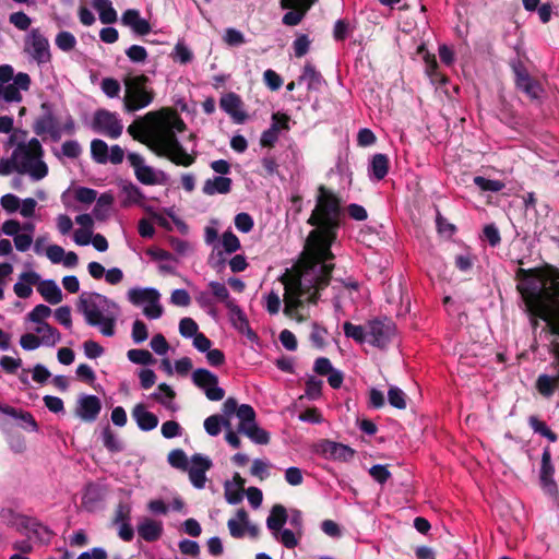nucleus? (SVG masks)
<instances>
[{
  "label": "nucleus",
  "instance_id": "f257e3e1",
  "mask_svg": "<svg viewBox=\"0 0 559 559\" xmlns=\"http://www.w3.org/2000/svg\"><path fill=\"white\" fill-rule=\"evenodd\" d=\"M340 214L338 198L321 186L317 205L308 219L314 229L307 238V253L293 271L282 276L285 288L284 313L287 317L302 321L298 310L305 302L316 304L320 290L329 285L334 267L331 245L336 238Z\"/></svg>",
  "mask_w": 559,
  "mask_h": 559
},
{
  "label": "nucleus",
  "instance_id": "f03ea898",
  "mask_svg": "<svg viewBox=\"0 0 559 559\" xmlns=\"http://www.w3.org/2000/svg\"><path fill=\"white\" fill-rule=\"evenodd\" d=\"M144 122H133L128 133L146 144L158 156H165L178 166L189 167L195 162V154H189L178 141L177 132L186 129L179 115L169 109L146 114Z\"/></svg>",
  "mask_w": 559,
  "mask_h": 559
},
{
  "label": "nucleus",
  "instance_id": "7ed1b4c3",
  "mask_svg": "<svg viewBox=\"0 0 559 559\" xmlns=\"http://www.w3.org/2000/svg\"><path fill=\"white\" fill-rule=\"evenodd\" d=\"M26 132L15 130L10 134L7 145L13 148L11 156L0 159V175L12 173L28 175L33 181H39L48 175V166L44 162V148L38 139L25 141Z\"/></svg>",
  "mask_w": 559,
  "mask_h": 559
},
{
  "label": "nucleus",
  "instance_id": "20e7f679",
  "mask_svg": "<svg viewBox=\"0 0 559 559\" xmlns=\"http://www.w3.org/2000/svg\"><path fill=\"white\" fill-rule=\"evenodd\" d=\"M78 310L87 325L98 329L106 337L115 335L121 312L116 301L99 293L83 292L78 300Z\"/></svg>",
  "mask_w": 559,
  "mask_h": 559
},
{
  "label": "nucleus",
  "instance_id": "39448f33",
  "mask_svg": "<svg viewBox=\"0 0 559 559\" xmlns=\"http://www.w3.org/2000/svg\"><path fill=\"white\" fill-rule=\"evenodd\" d=\"M126 86L124 107L131 112L148 106L154 98L148 79L145 75H127L123 80Z\"/></svg>",
  "mask_w": 559,
  "mask_h": 559
},
{
  "label": "nucleus",
  "instance_id": "423d86ee",
  "mask_svg": "<svg viewBox=\"0 0 559 559\" xmlns=\"http://www.w3.org/2000/svg\"><path fill=\"white\" fill-rule=\"evenodd\" d=\"M128 300L134 306H143V314L155 320L163 316L164 309L160 305V294L153 287H133L127 293Z\"/></svg>",
  "mask_w": 559,
  "mask_h": 559
},
{
  "label": "nucleus",
  "instance_id": "0eeeda50",
  "mask_svg": "<svg viewBox=\"0 0 559 559\" xmlns=\"http://www.w3.org/2000/svg\"><path fill=\"white\" fill-rule=\"evenodd\" d=\"M33 130L39 136L48 134L53 142L60 141L61 123L52 104L45 102L40 105V115L35 119Z\"/></svg>",
  "mask_w": 559,
  "mask_h": 559
},
{
  "label": "nucleus",
  "instance_id": "6e6552de",
  "mask_svg": "<svg viewBox=\"0 0 559 559\" xmlns=\"http://www.w3.org/2000/svg\"><path fill=\"white\" fill-rule=\"evenodd\" d=\"M130 166L134 170V176L143 185L154 186L164 185L167 181V175L145 164L142 155L131 152L127 155Z\"/></svg>",
  "mask_w": 559,
  "mask_h": 559
},
{
  "label": "nucleus",
  "instance_id": "1a4fd4ad",
  "mask_svg": "<svg viewBox=\"0 0 559 559\" xmlns=\"http://www.w3.org/2000/svg\"><path fill=\"white\" fill-rule=\"evenodd\" d=\"M92 129L110 139H118L122 134L123 124L118 114L98 109L94 112Z\"/></svg>",
  "mask_w": 559,
  "mask_h": 559
},
{
  "label": "nucleus",
  "instance_id": "9d476101",
  "mask_svg": "<svg viewBox=\"0 0 559 559\" xmlns=\"http://www.w3.org/2000/svg\"><path fill=\"white\" fill-rule=\"evenodd\" d=\"M193 383L203 390L210 401H221L225 396V391L218 386V378L212 371L205 368H198L192 373Z\"/></svg>",
  "mask_w": 559,
  "mask_h": 559
},
{
  "label": "nucleus",
  "instance_id": "9b49d317",
  "mask_svg": "<svg viewBox=\"0 0 559 559\" xmlns=\"http://www.w3.org/2000/svg\"><path fill=\"white\" fill-rule=\"evenodd\" d=\"M318 0H280L281 8L288 10L282 19L286 26L298 25Z\"/></svg>",
  "mask_w": 559,
  "mask_h": 559
},
{
  "label": "nucleus",
  "instance_id": "f8f14e48",
  "mask_svg": "<svg viewBox=\"0 0 559 559\" xmlns=\"http://www.w3.org/2000/svg\"><path fill=\"white\" fill-rule=\"evenodd\" d=\"M394 335V326L390 321L373 320L368 322V342L384 348Z\"/></svg>",
  "mask_w": 559,
  "mask_h": 559
},
{
  "label": "nucleus",
  "instance_id": "ddd939ff",
  "mask_svg": "<svg viewBox=\"0 0 559 559\" xmlns=\"http://www.w3.org/2000/svg\"><path fill=\"white\" fill-rule=\"evenodd\" d=\"M27 49L38 64L45 63L50 59L49 43L38 28L31 31L29 47Z\"/></svg>",
  "mask_w": 559,
  "mask_h": 559
},
{
  "label": "nucleus",
  "instance_id": "4468645a",
  "mask_svg": "<svg viewBox=\"0 0 559 559\" xmlns=\"http://www.w3.org/2000/svg\"><path fill=\"white\" fill-rule=\"evenodd\" d=\"M281 129H289L288 117L286 115L273 114L271 127L261 134V146L273 147L278 140Z\"/></svg>",
  "mask_w": 559,
  "mask_h": 559
},
{
  "label": "nucleus",
  "instance_id": "2eb2a0df",
  "mask_svg": "<svg viewBox=\"0 0 559 559\" xmlns=\"http://www.w3.org/2000/svg\"><path fill=\"white\" fill-rule=\"evenodd\" d=\"M242 105L241 98L235 93L225 94L219 100L221 108L228 114L236 123H242L248 118Z\"/></svg>",
  "mask_w": 559,
  "mask_h": 559
},
{
  "label": "nucleus",
  "instance_id": "dca6fc26",
  "mask_svg": "<svg viewBox=\"0 0 559 559\" xmlns=\"http://www.w3.org/2000/svg\"><path fill=\"white\" fill-rule=\"evenodd\" d=\"M102 409L100 401L95 395H82L78 401L76 415L84 421L96 420Z\"/></svg>",
  "mask_w": 559,
  "mask_h": 559
},
{
  "label": "nucleus",
  "instance_id": "f3484780",
  "mask_svg": "<svg viewBox=\"0 0 559 559\" xmlns=\"http://www.w3.org/2000/svg\"><path fill=\"white\" fill-rule=\"evenodd\" d=\"M515 84L518 90L527 95L531 99H539L544 94V88L530 72H515Z\"/></svg>",
  "mask_w": 559,
  "mask_h": 559
},
{
  "label": "nucleus",
  "instance_id": "a211bd4d",
  "mask_svg": "<svg viewBox=\"0 0 559 559\" xmlns=\"http://www.w3.org/2000/svg\"><path fill=\"white\" fill-rule=\"evenodd\" d=\"M121 23L140 36L147 35L152 29L150 22L141 17L135 9L126 10L121 15Z\"/></svg>",
  "mask_w": 559,
  "mask_h": 559
},
{
  "label": "nucleus",
  "instance_id": "6ab92c4d",
  "mask_svg": "<svg viewBox=\"0 0 559 559\" xmlns=\"http://www.w3.org/2000/svg\"><path fill=\"white\" fill-rule=\"evenodd\" d=\"M132 418L138 424V427L143 431H151L158 425L157 416L148 412L143 404H136L133 407Z\"/></svg>",
  "mask_w": 559,
  "mask_h": 559
},
{
  "label": "nucleus",
  "instance_id": "aec40b11",
  "mask_svg": "<svg viewBox=\"0 0 559 559\" xmlns=\"http://www.w3.org/2000/svg\"><path fill=\"white\" fill-rule=\"evenodd\" d=\"M322 452L326 457L340 461H349L355 454L348 445L329 440L322 444Z\"/></svg>",
  "mask_w": 559,
  "mask_h": 559
},
{
  "label": "nucleus",
  "instance_id": "412c9836",
  "mask_svg": "<svg viewBox=\"0 0 559 559\" xmlns=\"http://www.w3.org/2000/svg\"><path fill=\"white\" fill-rule=\"evenodd\" d=\"M231 179L225 176H216L204 181L202 192L206 195L226 194L231 190Z\"/></svg>",
  "mask_w": 559,
  "mask_h": 559
},
{
  "label": "nucleus",
  "instance_id": "4be33fe9",
  "mask_svg": "<svg viewBox=\"0 0 559 559\" xmlns=\"http://www.w3.org/2000/svg\"><path fill=\"white\" fill-rule=\"evenodd\" d=\"M0 413L21 421V427L31 431H37L38 426L29 412L16 409L12 406L0 405Z\"/></svg>",
  "mask_w": 559,
  "mask_h": 559
},
{
  "label": "nucleus",
  "instance_id": "5701e85b",
  "mask_svg": "<svg viewBox=\"0 0 559 559\" xmlns=\"http://www.w3.org/2000/svg\"><path fill=\"white\" fill-rule=\"evenodd\" d=\"M38 281L39 275L35 272L22 273L20 281L13 286L15 295L23 299L28 298L33 293L32 285H35Z\"/></svg>",
  "mask_w": 559,
  "mask_h": 559
},
{
  "label": "nucleus",
  "instance_id": "b1692460",
  "mask_svg": "<svg viewBox=\"0 0 559 559\" xmlns=\"http://www.w3.org/2000/svg\"><path fill=\"white\" fill-rule=\"evenodd\" d=\"M288 520V514L284 506H273L270 515L266 519V526L272 532L274 537H277V533L283 528L284 524Z\"/></svg>",
  "mask_w": 559,
  "mask_h": 559
},
{
  "label": "nucleus",
  "instance_id": "393cba45",
  "mask_svg": "<svg viewBox=\"0 0 559 559\" xmlns=\"http://www.w3.org/2000/svg\"><path fill=\"white\" fill-rule=\"evenodd\" d=\"M138 533L140 537L143 538L144 540L155 542L162 536L163 525L158 521L152 519H144L138 525Z\"/></svg>",
  "mask_w": 559,
  "mask_h": 559
},
{
  "label": "nucleus",
  "instance_id": "a878e982",
  "mask_svg": "<svg viewBox=\"0 0 559 559\" xmlns=\"http://www.w3.org/2000/svg\"><path fill=\"white\" fill-rule=\"evenodd\" d=\"M389 171V157L385 154H374L369 164V177L377 181L382 180Z\"/></svg>",
  "mask_w": 559,
  "mask_h": 559
},
{
  "label": "nucleus",
  "instance_id": "bb28decb",
  "mask_svg": "<svg viewBox=\"0 0 559 559\" xmlns=\"http://www.w3.org/2000/svg\"><path fill=\"white\" fill-rule=\"evenodd\" d=\"M121 194L123 195V206H129L132 204L142 205V201L145 200V195L142 190L129 181L121 183Z\"/></svg>",
  "mask_w": 559,
  "mask_h": 559
},
{
  "label": "nucleus",
  "instance_id": "cd10ccee",
  "mask_svg": "<svg viewBox=\"0 0 559 559\" xmlns=\"http://www.w3.org/2000/svg\"><path fill=\"white\" fill-rule=\"evenodd\" d=\"M37 289L43 298L51 305H57L62 300V292L53 280L43 281Z\"/></svg>",
  "mask_w": 559,
  "mask_h": 559
},
{
  "label": "nucleus",
  "instance_id": "c85d7f7f",
  "mask_svg": "<svg viewBox=\"0 0 559 559\" xmlns=\"http://www.w3.org/2000/svg\"><path fill=\"white\" fill-rule=\"evenodd\" d=\"M92 5L97 11L103 24H112L117 22V12L110 0H92Z\"/></svg>",
  "mask_w": 559,
  "mask_h": 559
},
{
  "label": "nucleus",
  "instance_id": "c756f323",
  "mask_svg": "<svg viewBox=\"0 0 559 559\" xmlns=\"http://www.w3.org/2000/svg\"><path fill=\"white\" fill-rule=\"evenodd\" d=\"M102 500L103 491L100 487L94 484L87 485L82 497V506L92 512L98 508Z\"/></svg>",
  "mask_w": 559,
  "mask_h": 559
},
{
  "label": "nucleus",
  "instance_id": "7c9ffc66",
  "mask_svg": "<svg viewBox=\"0 0 559 559\" xmlns=\"http://www.w3.org/2000/svg\"><path fill=\"white\" fill-rule=\"evenodd\" d=\"M154 400H156L159 404H162L165 408L176 412L177 406L174 403V399L176 396L175 391L166 383H162L157 386V390L151 395Z\"/></svg>",
  "mask_w": 559,
  "mask_h": 559
},
{
  "label": "nucleus",
  "instance_id": "2f4dec72",
  "mask_svg": "<svg viewBox=\"0 0 559 559\" xmlns=\"http://www.w3.org/2000/svg\"><path fill=\"white\" fill-rule=\"evenodd\" d=\"M238 432L243 433L257 444H267L270 442V433L259 427L257 421L245 427H238Z\"/></svg>",
  "mask_w": 559,
  "mask_h": 559
},
{
  "label": "nucleus",
  "instance_id": "473e14b6",
  "mask_svg": "<svg viewBox=\"0 0 559 559\" xmlns=\"http://www.w3.org/2000/svg\"><path fill=\"white\" fill-rule=\"evenodd\" d=\"M559 386V373L549 376L546 373L539 374L536 380V389L544 397H550L555 390Z\"/></svg>",
  "mask_w": 559,
  "mask_h": 559
},
{
  "label": "nucleus",
  "instance_id": "72a5a7b5",
  "mask_svg": "<svg viewBox=\"0 0 559 559\" xmlns=\"http://www.w3.org/2000/svg\"><path fill=\"white\" fill-rule=\"evenodd\" d=\"M35 332L39 334L43 345L52 347L60 342L61 335L59 331L49 323H41L35 328Z\"/></svg>",
  "mask_w": 559,
  "mask_h": 559
},
{
  "label": "nucleus",
  "instance_id": "f704fd0d",
  "mask_svg": "<svg viewBox=\"0 0 559 559\" xmlns=\"http://www.w3.org/2000/svg\"><path fill=\"white\" fill-rule=\"evenodd\" d=\"M343 330L346 337L353 338L355 342L359 344L368 341V324L366 326H362L346 321L343 324Z\"/></svg>",
  "mask_w": 559,
  "mask_h": 559
},
{
  "label": "nucleus",
  "instance_id": "c9c22d12",
  "mask_svg": "<svg viewBox=\"0 0 559 559\" xmlns=\"http://www.w3.org/2000/svg\"><path fill=\"white\" fill-rule=\"evenodd\" d=\"M108 151L107 143L100 139H94L91 142V156L97 164L108 163Z\"/></svg>",
  "mask_w": 559,
  "mask_h": 559
},
{
  "label": "nucleus",
  "instance_id": "e433bc0d",
  "mask_svg": "<svg viewBox=\"0 0 559 559\" xmlns=\"http://www.w3.org/2000/svg\"><path fill=\"white\" fill-rule=\"evenodd\" d=\"M114 202V198L110 193H103L98 199L96 198V204L93 209L94 216L103 221L108 216L110 206Z\"/></svg>",
  "mask_w": 559,
  "mask_h": 559
},
{
  "label": "nucleus",
  "instance_id": "4c0bfd02",
  "mask_svg": "<svg viewBox=\"0 0 559 559\" xmlns=\"http://www.w3.org/2000/svg\"><path fill=\"white\" fill-rule=\"evenodd\" d=\"M57 158H78L82 154V147L76 140H69L62 143L60 151H53Z\"/></svg>",
  "mask_w": 559,
  "mask_h": 559
},
{
  "label": "nucleus",
  "instance_id": "58836bf2",
  "mask_svg": "<svg viewBox=\"0 0 559 559\" xmlns=\"http://www.w3.org/2000/svg\"><path fill=\"white\" fill-rule=\"evenodd\" d=\"M222 247L226 253H234L240 249L238 237L230 230L223 233L221 240L214 246L215 249Z\"/></svg>",
  "mask_w": 559,
  "mask_h": 559
},
{
  "label": "nucleus",
  "instance_id": "ea45409f",
  "mask_svg": "<svg viewBox=\"0 0 559 559\" xmlns=\"http://www.w3.org/2000/svg\"><path fill=\"white\" fill-rule=\"evenodd\" d=\"M554 473L555 468L551 463V453L549 448H546L542 454L540 480L544 484L551 483Z\"/></svg>",
  "mask_w": 559,
  "mask_h": 559
},
{
  "label": "nucleus",
  "instance_id": "a19ab883",
  "mask_svg": "<svg viewBox=\"0 0 559 559\" xmlns=\"http://www.w3.org/2000/svg\"><path fill=\"white\" fill-rule=\"evenodd\" d=\"M209 286L211 288L213 297L224 302L228 309L236 305L234 300L230 299L229 292L224 284L213 281L210 282Z\"/></svg>",
  "mask_w": 559,
  "mask_h": 559
},
{
  "label": "nucleus",
  "instance_id": "79ce46f5",
  "mask_svg": "<svg viewBox=\"0 0 559 559\" xmlns=\"http://www.w3.org/2000/svg\"><path fill=\"white\" fill-rule=\"evenodd\" d=\"M528 425L533 429L534 432L539 433L540 436L547 438L550 442H556L558 437L557 435L549 429V427L536 416L528 417Z\"/></svg>",
  "mask_w": 559,
  "mask_h": 559
},
{
  "label": "nucleus",
  "instance_id": "37998d69",
  "mask_svg": "<svg viewBox=\"0 0 559 559\" xmlns=\"http://www.w3.org/2000/svg\"><path fill=\"white\" fill-rule=\"evenodd\" d=\"M300 537L297 531L294 532L288 528H281L277 533V537L274 538L281 542L286 548L293 549L298 545Z\"/></svg>",
  "mask_w": 559,
  "mask_h": 559
},
{
  "label": "nucleus",
  "instance_id": "c03bdc74",
  "mask_svg": "<svg viewBox=\"0 0 559 559\" xmlns=\"http://www.w3.org/2000/svg\"><path fill=\"white\" fill-rule=\"evenodd\" d=\"M127 356L131 362L138 365L147 366L154 362V358L147 349H130Z\"/></svg>",
  "mask_w": 559,
  "mask_h": 559
},
{
  "label": "nucleus",
  "instance_id": "a18cd8bd",
  "mask_svg": "<svg viewBox=\"0 0 559 559\" xmlns=\"http://www.w3.org/2000/svg\"><path fill=\"white\" fill-rule=\"evenodd\" d=\"M55 43L60 50L71 51L76 45V39L72 33L68 31H61L57 34Z\"/></svg>",
  "mask_w": 559,
  "mask_h": 559
},
{
  "label": "nucleus",
  "instance_id": "49530a36",
  "mask_svg": "<svg viewBox=\"0 0 559 559\" xmlns=\"http://www.w3.org/2000/svg\"><path fill=\"white\" fill-rule=\"evenodd\" d=\"M229 311L231 314L233 326L239 333L243 332L248 326H250L245 312L237 305L231 307Z\"/></svg>",
  "mask_w": 559,
  "mask_h": 559
},
{
  "label": "nucleus",
  "instance_id": "de8ad7c7",
  "mask_svg": "<svg viewBox=\"0 0 559 559\" xmlns=\"http://www.w3.org/2000/svg\"><path fill=\"white\" fill-rule=\"evenodd\" d=\"M388 401L391 406L404 409L406 408V394L397 386H391L388 391Z\"/></svg>",
  "mask_w": 559,
  "mask_h": 559
},
{
  "label": "nucleus",
  "instance_id": "09e8293b",
  "mask_svg": "<svg viewBox=\"0 0 559 559\" xmlns=\"http://www.w3.org/2000/svg\"><path fill=\"white\" fill-rule=\"evenodd\" d=\"M50 314L51 309L48 306L40 304L34 307V309L27 314V320L40 325L41 323H47L45 320L49 318Z\"/></svg>",
  "mask_w": 559,
  "mask_h": 559
},
{
  "label": "nucleus",
  "instance_id": "8fccbe9b",
  "mask_svg": "<svg viewBox=\"0 0 559 559\" xmlns=\"http://www.w3.org/2000/svg\"><path fill=\"white\" fill-rule=\"evenodd\" d=\"M474 183L483 191L499 192L504 188V183L500 180H491L481 176L474 178Z\"/></svg>",
  "mask_w": 559,
  "mask_h": 559
},
{
  "label": "nucleus",
  "instance_id": "3c124183",
  "mask_svg": "<svg viewBox=\"0 0 559 559\" xmlns=\"http://www.w3.org/2000/svg\"><path fill=\"white\" fill-rule=\"evenodd\" d=\"M415 58L423 60L426 63L427 70H438L436 55L431 53L424 44L417 47Z\"/></svg>",
  "mask_w": 559,
  "mask_h": 559
},
{
  "label": "nucleus",
  "instance_id": "603ef678",
  "mask_svg": "<svg viewBox=\"0 0 559 559\" xmlns=\"http://www.w3.org/2000/svg\"><path fill=\"white\" fill-rule=\"evenodd\" d=\"M237 417L239 418L238 427H245L255 421V412L249 404H241L237 409Z\"/></svg>",
  "mask_w": 559,
  "mask_h": 559
},
{
  "label": "nucleus",
  "instance_id": "864d4df0",
  "mask_svg": "<svg viewBox=\"0 0 559 559\" xmlns=\"http://www.w3.org/2000/svg\"><path fill=\"white\" fill-rule=\"evenodd\" d=\"M179 332L182 337L193 338L199 333V326L193 319L183 318L179 322Z\"/></svg>",
  "mask_w": 559,
  "mask_h": 559
},
{
  "label": "nucleus",
  "instance_id": "5fc2aeb1",
  "mask_svg": "<svg viewBox=\"0 0 559 559\" xmlns=\"http://www.w3.org/2000/svg\"><path fill=\"white\" fill-rule=\"evenodd\" d=\"M103 443L111 452H119L122 450V444L118 440L117 436L111 431L109 427L103 430Z\"/></svg>",
  "mask_w": 559,
  "mask_h": 559
},
{
  "label": "nucleus",
  "instance_id": "6e6d98bb",
  "mask_svg": "<svg viewBox=\"0 0 559 559\" xmlns=\"http://www.w3.org/2000/svg\"><path fill=\"white\" fill-rule=\"evenodd\" d=\"M168 463L176 468L186 471L188 468V457L186 453L176 449L169 452L168 454Z\"/></svg>",
  "mask_w": 559,
  "mask_h": 559
},
{
  "label": "nucleus",
  "instance_id": "4d7b16f0",
  "mask_svg": "<svg viewBox=\"0 0 559 559\" xmlns=\"http://www.w3.org/2000/svg\"><path fill=\"white\" fill-rule=\"evenodd\" d=\"M190 463L191 465L187 469H197L201 473H206L212 467L210 457L199 453L191 456Z\"/></svg>",
  "mask_w": 559,
  "mask_h": 559
},
{
  "label": "nucleus",
  "instance_id": "13d9d810",
  "mask_svg": "<svg viewBox=\"0 0 559 559\" xmlns=\"http://www.w3.org/2000/svg\"><path fill=\"white\" fill-rule=\"evenodd\" d=\"M195 300L199 304V306L207 311L210 316L213 318L216 317V309L214 307V299L207 292H200L195 296Z\"/></svg>",
  "mask_w": 559,
  "mask_h": 559
},
{
  "label": "nucleus",
  "instance_id": "bf43d9fd",
  "mask_svg": "<svg viewBox=\"0 0 559 559\" xmlns=\"http://www.w3.org/2000/svg\"><path fill=\"white\" fill-rule=\"evenodd\" d=\"M9 21L20 31H26L32 24L31 17L22 11L10 14Z\"/></svg>",
  "mask_w": 559,
  "mask_h": 559
},
{
  "label": "nucleus",
  "instance_id": "052dcab7",
  "mask_svg": "<svg viewBox=\"0 0 559 559\" xmlns=\"http://www.w3.org/2000/svg\"><path fill=\"white\" fill-rule=\"evenodd\" d=\"M132 340L135 344H141L148 337V332L145 323L141 320H135L132 324Z\"/></svg>",
  "mask_w": 559,
  "mask_h": 559
},
{
  "label": "nucleus",
  "instance_id": "680f3d73",
  "mask_svg": "<svg viewBox=\"0 0 559 559\" xmlns=\"http://www.w3.org/2000/svg\"><path fill=\"white\" fill-rule=\"evenodd\" d=\"M322 384V380L317 379L316 377H309L306 381V395L310 400L318 399L321 395Z\"/></svg>",
  "mask_w": 559,
  "mask_h": 559
},
{
  "label": "nucleus",
  "instance_id": "e2e57ef3",
  "mask_svg": "<svg viewBox=\"0 0 559 559\" xmlns=\"http://www.w3.org/2000/svg\"><path fill=\"white\" fill-rule=\"evenodd\" d=\"M127 57L134 63H142L147 58V51L143 46L132 45L126 50Z\"/></svg>",
  "mask_w": 559,
  "mask_h": 559
},
{
  "label": "nucleus",
  "instance_id": "0e129e2a",
  "mask_svg": "<svg viewBox=\"0 0 559 559\" xmlns=\"http://www.w3.org/2000/svg\"><path fill=\"white\" fill-rule=\"evenodd\" d=\"M173 58L174 60L179 61L180 64H187L189 61L192 60L193 55L186 45L178 43L175 46Z\"/></svg>",
  "mask_w": 559,
  "mask_h": 559
},
{
  "label": "nucleus",
  "instance_id": "69168bd1",
  "mask_svg": "<svg viewBox=\"0 0 559 559\" xmlns=\"http://www.w3.org/2000/svg\"><path fill=\"white\" fill-rule=\"evenodd\" d=\"M204 429L210 436H212V437L217 436L222 430V416H219V415L209 416L204 420Z\"/></svg>",
  "mask_w": 559,
  "mask_h": 559
},
{
  "label": "nucleus",
  "instance_id": "338daca9",
  "mask_svg": "<svg viewBox=\"0 0 559 559\" xmlns=\"http://www.w3.org/2000/svg\"><path fill=\"white\" fill-rule=\"evenodd\" d=\"M20 345L25 350H34L43 345V341L33 333H26L21 336Z\"/></svg>",
  "mask_w": 559,
  "mask_h": 559
},
{
  "label": "nucleus",
  "instance_id": "774afa93",
  "mask_svg": "<svg viewBox=\"0 0 559 559\" xmlns=\"http://www.w3.org/2000/svg\"><path fill=\"white\" fill-rule=\"evenodd\" d=\"M235 226L241 233H249L253 228V219L248 213H239L235 216Z\"/></svg>",
  "mask_w": 559,
  "mask_h": 559
}]
</instances>
